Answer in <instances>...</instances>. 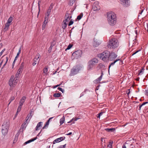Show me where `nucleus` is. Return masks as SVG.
Returning <instances> with one entry per match:
<instances>
[{
	"label": "nucleus",
	"instance_id": "nucleus-31",
	"mask_svg": "<svg viewBox=\"0 0 148 148\" xmlns=\"http://www.w3.org/2000/svg\"><path fill=\"white\" fill-rule=\"evenodd\" d=\"M83 14L82 13L80 15H78L77 17V19L78 20H80L81 19L82 17L83 16Z\"/></svg>",
	"mask_w": 148,
	"mask_h": 148
},
{
	"label": "nucleus",
	"instance_id": "nucleus-57",
	"mask_svg": "<svg viewBox=\"0 0 148 148\" xmlns=\"http://www.w3.org/2000/svg\"><path fill=\"white\" fill-rule=\"evenodd\" d=\"M5 49H4L2 51H1V53H3L5 51Z\"/></svg>",
	"mask_w": 148,
	"mask_h": 148
},
{
	"label": "nucleus",
	"instance_id": "nucleus-28",
	"mask_svg": "<svg viewBox=\"0 0 148 148\" xmlns=\"http://www.w3.org/2000/svg\"><path fill=\"white\" fill-rule=\"evenodd\" d=\"M13 18L12 17L10 16L8 19L7 21L8 23L11 24V22L13 21Z\"/></svg>",
	"mask_w": 148,
	"mask_h": 148
},
{
	"label": "nucleus",
	"instance_id": "nucleus-9",
	"mask_svg": "<svg viewBox=\"0 0 148 148\" xmlns=\"http://www.w3.org/2000/svg\"><path fill=\"white\" fill-rule=\"evenodd\" d=\"M110 55L108 58V60L110 61H112L115 60V59L116 58L117 55L114 53L112 52L111 53L110 52Z\"/></svg>",
	"mask_w": 148,
	"mask_h": 148
},
{
	"label": "nucleus",
	"instance_id": "nucleus-10",
	"mask_svg": "<svg viewBox=\"0 0 148 148\" xmlns=\"http://www.w3.org/2000/svg\"><path fill=\"white\" fill-rule=\"evenodd\" d=\"M121 4L124 7H127L130 4V0H120Z\"/></svg>",
	"mask_w": 148,
	"mask_h": 148
},
{
	"label": "nucleus",
	"instance_id": "nucleus-14",
	"mask_svg": "<svg viewBox=\"0 0 148 148\" xmlns=\"http://www.w3.org/2000/svg\"><path fill=\"white\" fill-rule=\"evenodd\" d=\"M101 43V42L100 41L97 39H94V42L93 43V45L95 47H97Z\"/></svg>",
	"mask_w": 148,
	"mask_h": 148
},
{
	"label": "nucleus",
	"instance_id": "nucleus-43",
	"mask_svg": "<svg viewBox=\"0 0 148 148\" xmlns=\"http://www.w3.org/2000/svg\"><path fill=\"white\" fill-rule=\"evenodd\" d=\"M52 48L51 47H50L49 48L48 50V51L49 53H50L51 52Z\"/></svg>",
	"mask_w": 148,
	"mask_h": 148
},
{
	"label": "nucleus",
	"instance_id": "nucleus-63",
	"mask_svg": "<svg viewBox=\"0 0 148 148\" xmlns=\"http://www.w3.org/2000/svg\"><path fill=\"white\" fill-rule=\"evenodd\" d=\"M100 86L99 85L97 86L96 88V90H98L99 89V86Z\"/></svg>",
	"mask_w": 148,
	"mask_h": 148
},
{
	"label": "nucleus",
	"instance_id": "nucleus-8",
	"mask_svg": "<svg viewBox=\"0 0 148 148\" xmlns=\"http://www.w3.org/2000/svg\"><path fill=\"white\" fill-rule=\"evenodd\" d=\"M82 54V51L81 50H79L73 52L72 54V56L74 57L75 58H78L80 57Z\"/></svg>",
	"mask_w": 148,
	"mask_h": 148
},
{
	"label": "nucleus",
	"instance_id": "nucleus-2",
	"mask_svg": "<svg viewBox=\"0 0 148 148\" xmlns=\"http://www.w3.org/2000/svg\"><path fill=\"white\" fill-rule=\"evenodd\" d=\"M119 43L118 40L116 38L111 39L107 45L108 48H115L118 47Z\"/></svg>",
	"mask_w": 148,
	"mask_h": 148
},
{
	"label": "nucleus",
	"instance_id": "nucleus-20",
	"mask_svg": "<svg viewBox=\"0 0 148 148\" xmlns=\"http://www.w3.org/2000/svg\"><path fill=\"white\" fill-rule=\"evenodd\" d=\"M71 18V16H70V15L69 13H66L65 15V19L64 20L68 22L70 20Z\"/></svg>",
	"mask_w": 148,
	"mask_h": 148
},
{
	"label": "nucleus",
	"instance_id": "nucleus-58",
	"mask_svg": "<svg viewBox=\"0 0 148 148\" xmlns=\"http://www.w3.org/2000/svg\"><path fill=\"white\" fill-rule=\"evenodd\" d=\"M18 57H17L16 56V57L15 58L14 60V61H16Z\"/></svg>",
	"mask_w": 148,
	"mask_h": 148
},
{
	"label": "nucleus",
	"instance_id": "nucleus-53",
	"mask_svg": "<svg viewBox=\"0 0 148 148\" xmlns=\"http://www.w3.org/2000/svg\"><path fill=\"white\" fill-rule=\"evenodd\" d=\"M113 143V141H110V142H109V144H110L112 146V144Z\"/></svg>",
	"mask_w": 148,
	"mask_h": 148
},
{
	"label": "nucleus",
	"instance_id": "nucleus-29",
	"mask_svg": "<svg viewBox=\"0 0 148 148\" xmlns=\"http://www.w3.org/2000/svg\"><path fill=\"white\" fill-rule=\"evenodd\" d=\"M60 95L61 94L59 93H54L53 95L54 97H59Z\"/></svg>",
	"mask_w": 148,
	"mask_h": 148
},
{
	"label": "nucleus",
	"instance_id": "nucleus-19",
	"mask_svg": "<svg viewBox=\"0 0 148 148\" xmlns=\"http://www.w3.org/2000/svg\"><path fill=\"white\" fill-rule=\"evenodd\" d=\"M40 56L39 53H38L37 54L35 58L34 59V62H36L38 60V63L40 60V58H39Z\"/></svg>",
	"mask_w": 148,
	"mask_h": 148
},
{
	"label": "nucleus",
	"instance_id": "nucleus-34",
	"mask_svg": "<svg viewBox=\"0 0 148 148\" xmlns=\"http://www.w3.org/2000/svg\"><path fill=\"white\" fill-rule=\"evenodd\" d=\"M93 10L95 11H97L99 9V7L98 6V8H97L96 7H95V5L93 7Z\"/></svg>",
	"mask_w": 148,
	"mask_h": 148
},
{
	"label": "nucleus",
	"instance_id": "nucleus-11",
	"mask_svg": "<svg viewBox=\"0 0 148 148\" xmlns=\"http://www.w3.org/2000/svg\"><path fill=\"white\" fill-rule=\"evenodd\" d=\"M24 65V63L23 62H22V63L21 64L20 68L18 70L17 73H16V74H17V76L19 74L21 73L22 71L23 70Z\"/></svg>",
	"mask_w": 148,
	"mask_h": 148
},
{
	"label": "nucleus",
	"instance_id": "nucleus-54",
	"mask_svg": "<svg viewBox=\"0 0 148 148\" xmlns=\"http://www.w3.org/2000/svg\"><path fill=\"white\" fill-rule=\"evenodd\" d=\"M36 64V62H33L32 63V65L33 66H34Z\"/></svg>",
	"mask_w": 148,
	"mask_h": 148
},
{
	"label": "nucleus",
	"instance_id": "nucleus-17",
	"mask_svg": "<svg viewBox=\"0 0 148 148\" xmlns=\"http://www.w3.org/2000/svg\"><path fill=\"white\" fill-rule=\"evenodd\" d=\"M48 18L47 17H45V20L43 22L42 25V29H44L46 27V25L47 23Z\"/></svg>",
	"mask_w": 148,
	"mask_h": 148
},
{
	"label": "nucleus",
	"instance_id": "nucleus-32",
	"mask_svg": "<svg viewBox=\"0 0 148 148\" xmlns=\"http://www.w3.org/2000/svg\"><path fill=\"white\" fill-rule=\"evenodd\" d=\"M15 99L14 97V96H12L11 97L9 101V103L8 104V105L10 103L13 101Z\"/></svg>",
	"mask_w": 148,
	"mask_h": 148
},
{
	"label": "nucleus",
	"instance_id": "nucleus-6",
	"mask_svg": "<svg viewBox=\"0 0 148 148\" xmlns=\"http://www.w3.org/2000/svg\"><path fill=\"white\" fill-rule=\"evenodd\" d=\"M98 62V60L96 58H94L90 60L88 62V69H90L94 65Z\"/></svg>",
	"mask_w": 148,
	"mask_h": 148
},
{
	"label": "nucleus",
	"instance_id": "nucleus-16",
	"mask_svg": "<svg viewBox=\"0 0 148 148\" xmlns=\"http://www.w3.org/2000/svg\"><path fill=\"white\" fill-rule=\"evenodd\" d=\"M26 99V97L25 96H23L22 97V98L20 99L19 102V106L22 107Z\"/></svg>",
	"mask_w": 148,
	"mask_h": 148
},
{
	"label": "nucleus",
	"instance_id": "nucleus-1",
	"mask_svg": "<svg viewBox=\"0 0 148 148\" xmlns=\"http://www.w3.org/2000/svg\"><path fill=\"white\" fill-rule=\"evenodd\" d=\"M107 18L108 23L110 25L113 26L116 24L117 19L114 13L112 12H107Z\"/></svg>",
	"mask_w": 148,
	"mask_h": 148
},
{
	"label": "nucleus",
	"instance_id": "nucleus-52",
	"mask_svg": "<svg viewBox=\"0 0 148 148\" xmlns=\"http://www.w3.org/2000/svg\"><path fill=\"white\" fill-rule=\"evenodd\" d=\"M112 145H111L110 144H109L108 145V147L110 148H112Z\"/></svg>",
	"mask_w": 148,
	"mask_h": 148
},
{
	"label": "nucleus",
	"instance_id": "nucleus-59",
	"mask_svg": "<svg viewBox=\"0 0 148 148\" xmlns=\"http://www.w3.org/2000/svg\"><path fill=\"white\" fill-rule=\"evenodd\" d=\"M104 140V142H105V140H104V138H101V141H102V142H103V140Z\"/></svg>",
	"mask_w": 148,
	"mask_h": 148
},
{
	"label": "nucleus",
	"instance_id": "nucleus-47",
	"mask_svg": "<svg viewBox=\"0 0 148 148\" xmlns=\"http://www.w3.org/2000/svg\"><path fill=\"white\" fill-rule=\"evenodd\" d=\"M66 21H65L64 20L63 21V22L64 23V25L67 26V23H66Z\"/></svg>",
	"mask_w": 148,
	"mask_h": 148
},
{
	"label": "nucleus",
	"instance_id": "nucleus-50",
	"mask_svg": "<svg viewBox=\"0 0 148 148\" xmlns=\"http://www.w3.org/2000/svg\"><path fill=\"white\" fill-rule=\"evenodd\" d=\"M41 1V0H39L38 2V8H39V10L40 9V3Z\"/></svg>",
	"mask_w": 148,
	"mask_h": 148
},
{
	"label": "nucleus",
	"instance_id": "nucleus-15",
	"mask_svg": "<svg viewBox=\"0 0 148 148\" xmlns=\"http://www.w3.org/2000/svg\"><path fill=\"white\" fill-rule=\"evenodd\" d=\"M65 139V137H60L59 138H57L53 142V144H55L56 143H59L60 142V141L64 140Z\"/></svg>",
	"mask_w": 148,
	"mask_h": 148
},
{
	"label": "nucleus",
	"instance_id": "nucleus-22",
	"mask_svg": "<svg viewBox=\"0 0 148 148\" xmlns=\"http://www.w3.org/2000/svg\"><path fill=\"white\" fill-rule=\"evenodd\" d=\"M42 122H39L38 123V124L36 127V130L37 131V130H39L40 129V127L41 126L42 124Z\"/></svg>",
	"mask_w": 148,
	"mask_h": 148
},
{
	"label": "nucleus",
	"instance_id": "nucleus-3",
	"mask_svg": "<svg viewBox=\"0 0 148 148\" xmlns=\"http://www.w3.org/2000/svg\"><path fill=\"white\" fill-rule=\"evenodd\" d=\"M17 78V74H16L15 77L13 75L11 77L9 81V84L10 86L14 87L16 85L18 81Z\"/></svg>",
	"mask_w": 148,
	"mask_h": 148
},
{
	"label": "nucleus",
	"instance_id": "nucleus-56",
	"mask_svg": "<svg viewBox=\"0 0 148 148\" xmlns=\"http://www.w3.org/2000/svg\"><path fill=\"white\" fill-rule=\"evenodd\" d=\"M15 61H14V60L13 63V64H12V68H13V67H14V64H15Z\"/></svg>",
	"mask_w": 148,
	"mask_h": 148
},
{
	"label": "nucleus",
	"instance_id": "nucleus-51",
	"mask_svg": "<svg viewBox=\"0 0 148 148\" xmlns=\"http://www.w3.org/2000/svg\"><path fill=\"white\" fill-rule=\"evenodd\" d=\"M61 85V84H59V85H57L55 86L54 87H53V88H57V87L60 86Z\"/></svg>",
	"mask_w": 148,
	"mask_h": 148
},
{
	"label": "nucleus",
	"instance_id": "nucleus-62",
	"mask_svg": "<svg viewBox=\"0 0 148 148\" xmlns=\"http://www.w3.org/2000/svg\"><path fill=\"white\" fill-rule=\"evenodd\" d=\"M103 112H100L99 114L101 116L103 114Z\"/></svg>",
	"mask_w": 148,
	"mask_h": 148
},
{
	"label": "nucleus",
	"instance_id": "nucleus-38",
	"mask_svg": "<svg viewBox=\"0 0 148 148\" xmlns=\"http://www.w3.org/2000/svg\"><path fill=\"white\" fill-rule=\"evenodd\" d=\"M22 107V106H19L17 109V112H19L21 111Z\"/></svg>",
	"mask_w": 148,
	"mask_h": 148
},
{
	"label": "nucleus",
	"instance_id": "nucleus-60",
	"mask_svg": "<svg viewBox=\"0 0 148 148\" xmlns=\"http://www.w3.org/2000/svg\"><path fill=\"white\" fill-rule=\"evenodd\" d=\"M72 134V133L71 132L69 133L68 134H66V135H71V134Z\"/></svg>",
	"mask_w": 148,
	"mask_h": 148
},
{
	"label": "nucleus",
	"instance_id": "nucleus-39",
	"mask_svg": "<svg viewBox=\"0 0 148 148\" xmlns=\"http://www.w3.org/2000/svg\"><path fill=\"white\" fill-rule=\"evenodd\" d=\"M58 89L61 91L62 93H63L64 91V90L61 88L58 87Z\"/></svg>",
	"mask_w": 148,
	"mask_h": 148
},
{
	"label": "nucleus",
	"instance_id": "nucleus-13",
	"mask_svg": "<svg viewBox=\"0 0 148 148\" xmlns=\"http://www.w3.org/2000/svg\"><path fill=\"white\" fill-rule=\"evenodd\" d=\"M52 8L53 7L52 6H51V5L49 7L48 9L47 10V12L46 14L45 17H47V18H49V15L50 14L51 10Z\"/></svg>",
	"mask_w": 148,
	"mask_h": 148
},
{
	"label": "nucleus",
	"instance_id": "nucleus-7",
	"mask_svg": "<svg viewBox=\"0 0 148 148\" xmlns=\"http://www.w3.org/2000/svg\"><path fill=\"white\" fill-rule=\"evenodd\" d=\"M82 68V66L80 65H77L76 66L74 67L71 70V75H73L77 74Z\"/></svg>",
	"mask_w": 148,
	"mask_h": 148
},
{
	"label": "nucleus",
	"instance_id": "nucleus-21",
	"mask_svg": "<svg viewBox=\"0 0 148 148\" xmlns=\"http://www.w3.org/2000/svg\"><path fill=\"white\" fill-rule=\"evenodd\" d=\"M11 24L7 22V23L5 24L4 28V32H5L8 30L9 26Z\"/></svg>",
	"mask_w": 148,
	"mask_h": 148
},
{
	"label": "nucleus",
	"instance_id": "nucleus-37",
	"mask_svg": "<svg viewBox=\"0 0 148 148\" xmlns=\"http://www.w3.org/2000/svg\"><path fill=\"white\" fill-rule=\"evenodd\" d=\"M144 71V69H142L141 70L139 71H140L139 73V74H138V75H141L143 73V72Z\"/></svg>",
	"mask_w": 148,
	"mask_h": 148
},
{
	"label": "nucleus",
	"instance_id": "nucleus-48",
	"mask_svg": "<svg viewBox=\"0 0 148 148\" xmlns=\"http://www.w3.org/2000/svg\"><path fill=\"white\" fill-rule=\"evenodd\" d=\"M75 0H70V2L72 3L73 4L75 1Z\"/></svg>",
	"mask_w": 148,
	"mask_h": 148
},
{
	"label": "nucleus",
	"instance_id": "nucleus-55",
	"mask_svg": "<svg viewBox=\"0 0 148 148\" xmlns=\"http://www.w3.org/2000/svg\"><path fill=\"white\" fill-rule=\"evenodd\" d=\"M143 10H141V12H140L139 13V14H142V13L143 12Z\"/></svg>",
	"mask_w": 148,
	"mask_h": 148
},
{
	"label": "nucleus",
	"instance_id": "nucleus-30",
	"mask_svg": "<svg viewBox=\"0 0 148 148\" xmlns=\"http://www.w3.org/2000/svg\"><path fill=\"white\" fill-rule=\"evenodd\" d=\"M49 123V120H48L47 121L46 123L45 124V126L43 127V129H44L46 127H47Z\"/></svg>",
	"mask_w": 148,
	"mask_h": 148
},
{
	"label": "nucleus",
	"instance_id": "nucleus-61",
	"mask_svg": "<svg viewBox=\"0 0 148 148\" xmlns=\"http://www.w3.org/2000/svg\"><path fill=\"white\" fill-rule=\"evenodd\" d=\"M122 148H126V146L125 145H123L122 147Z\"/></svg>",
	"mask_w": 148,
	"mask_h": 148
},
{
	"label": "nucleus",
	"instance_id": "nucleus-5",
	"mask_svg": "<svg viewBox=\"0 0 148 148\" xmlns=\"http://www.w3.org/2000/svg\"><path fill=\"white\" fill-rule=\"evenodd\" d=\"M9 123V121H6L3 123L2 125L1 132L4 135H6L8 132Z\"/></svg>",
	"mask_w": 148,
	"mask_h": 148
},
{
	"label": "nucleus",
	"instance_id": "nucleus-4",
	"mask_svg": "<svg viewBox=\"0 0 148 148\" xmlns=\"http://www.w3.org/2000/svg\"><path fill=\"white\" fill-rule=\"evenodd\" d=\"M109 55L110 52L108 51H106L101 53L98 54V56L104 61L107 62L108 60Z\"/></svg>",
	"mask_w": 148,
	"mask_h": 148
},
{
	"label": "nucleus",
	"instance_id": "nucleus-26",
	"mask_svg": "<svg viewBox=\"0 0 148 148\" xmlns=\"http://www.w3.org/2000/svg\"><path fill=\"white\" fill-rule=\"evenodd\" d=\"M65 120V118L64 116H63L60 120V125L62 124L64 122Z\"/></svg>",
	"mask_w": 148,
	"mask_h": 148
},
{
	"label": "nucleus",
	"instance_id": "nucleus-25",
	"mask_svg": "<svg viewBox=\"0 0 148 148\" xmlns=\"http://www.w3.org/2000/svg\"><path fill=\"white\" fill-rule=\"evenodd\" d=\"M32 117V115H28L26 117L25 120H26L27 121L29 122L31 119Z\"/></svg>",
	"mask_w": 148,
	"mask_h": 148
},
{
	"label": "nucleus",
	"instance_id": "nucleus-23",
	"mask_svg": "<svg viewBox=\"0 0 148 148\" xmlns=\"http://www.w3.org/2000/svg\"><path fill=\"white\" fill-rule=\"evenodd\" d=\"M37 138V137H35L34 138L31 139L30 140H29L27 141L25 143V144H28L29 143L31 142H32L33 141H34L35 140H36Z\"/></svg>",
	"mask_w": 148,
	"mask_h": 148
},
{
	"label": "nucleus",
	"instance_id": "nucleus-40",
	"mask_svg": "<svg viewBox=\"0 0 148 148\" xmlns=\"http://www.w3.org/2000/svg\"><path fill=\"white\" fill-rule=\"evenodd\" d=\"M73 21H72V20H71L70 21L69 24V26H70L72 24H73Z\"/></svg>",
	"mask_w": 148,
	"mask_h": 148
},
{
	"label": "nucleus",
	"instance_id": "nucleus-24",
	"mask_svg": "<svg viewBox=\"0 0 148 148\" xmlns=\"http://www.w3.org/2000/svg\"><path fill=\"white\" fill-rule=\"evenodd\" d=\"M118 61H121L120 59H117L115 60H114V62L111 63L109 65V68H110L111 66L113 65L115 63Z\"/></svg>",
	"mask_w": 148,
	"mask_h": 148
},
{
	"label": "nucleus",
	"instance_id": "nucleus-45",
	"mask_svg": "<svg viewBox=\"0 0 148 148\" xmlns=\"http://www.w3.org/2000/svg\"><path fill=\"white\" fill-rule=\"evenodd\" d=\"M21 47H20L19 48V51H18V53H17L18 54H20L21 53Z\"/></svg>",
	"mask_w": 148,
	"mask_h": 148
},
{
	"label": "nucleus",
	"instance_id": "nucleus-27",
	"mask_svg": "<svg viewBox=\"0 0 148 148\" xmlns=\"http://www.w3.org/2000/svg\"><path fill=\"white\" fill-rule=\"evenodd\" d=\"M105 130L108 132H112L115 130L114 128H106Z\"/></svg>",
	"mask_w": 148,
	"mask_h": 148
},
{
	"label": "nucleus",
	"instance_id": "nucleus-36",
	"mask_svg": "<svg viewBox=\"0 0 148 148\" xmlns=\"http://www.w3.org/2000/svg\"><path fill=\"white\" fill-rule=\"evenodd\" d=\"M79 119V118H73L72 119H71L69 122H68V123H70L71 122L74 120L75 121H76L77 119Z\"/></svg>",
	"mask_w": 148,
	"mask_h": 148
},
{
	"label": "nucleus",
	"instance_id": "nucleus-18",
	"mask_svg": "<svg viewBox=\"0 0 148 148\" xmlns=\"http://www.w3.org/2000/svg\"><path fill=\"white\" fill-rule=\"evenodd\" d=\"M29 122H27L26 120L25 121V122L22 124L21 126V128L23 129V130H24L25 129L26 127H27Z\"/></svg>",
	"mask_w": 148,
	"mask_h": 148
},
{
	"label": "nucleus",
	"instance_id": "nucleus-44",
	"mask_svg": "<svg viewBox=\"0 0 148 148\" xmlns=\"http://www.w3.org/2000/svg\"><path fill=\"white\" fill-rule=\"evenodd\" d=\"M55 45V44L54 43H53V42H52L51 45V46H50V47H51L52 48V47L54 46Z\"/></svg>",
	"mask_w": 148,
	"mask_h": 148
},
{
	"label": "nucleus",
	"instance_id": "nucleus-12",
	"mask_svg": "<svg viewBox=\"0 0 148 148\" xmlns=\"http://www.w3.org/2000/svg\"><path fill=\"white\" fill-rule=\"evenodd\" d=\"M101 75L99 77L94 81V82L95 84H97L98 83H101V82H100V81L101 80L103 74L102 71H101Z\"/></svg>",
	"mask_w": 148,
	"mask_h": 148
},
{
	"label": "nucleus",
	"instance_id": "nucleus-46",
	"mask_svg": "<svg viewBox=\"0 0 148 148\" xmlns=\"http://www.w3.org/2000/svg\"><path fill=\"white\" fill-rule=\"evenodd\" d=\"M21 47H20L19 48V51H18V53H17L18 54H20L21 53Z\"/></svg>",
	"mask_w": 148,
	"mask_h": 148
},
{
	"label": "nucleus",
	"instance_id": "nucleus-49",
	"mask_svg": "<svg viewBox=\"0 0 148 148\" xmlns=\"http://www.w3.org/2000/svg\"><path fill=\"white\" fill-rule=\"evenodd\" d=\"M67 27V26L66 25H63L62 26V28L64 29L66 27Z\"/></svg>",
	"mask_w": 148,
	"mask_h": 148
},
{
	"label": "nucleus",
	"instance_id": "nucleus-35",
	"mask_svg": "<svg viewBox=\"0 0 148 148\" xmlns=\"http://www.w3.org/2000/svg\"><path fill=\"white\" fill-rule=\"evenodd\" d=\"M72 47V45L71 44H70L68 46L67 48L65 49V50L70 49Z\"/></svg>",
	"mask_w": 148,
	"mask_h": 148
},
{
	"label": "nucleus",
	"instance_id": "nucleus-33",
	"mask_svg": "<svg viewBox=\"0 0 148 148\" xmlns=\"http://www.w3.org/2000/svg\"><path fill=\"white\" fill-rule=\"evenodd\" d=\"M47 71H48L47 68H45L43 69V72L44 73L46 74L47 73Z\"/></svg>",
	"mask_w": 148,
	"mask_h": 148
},
{
	"label": "nucleus",
	"instance_id": "nucleus-41",
	"mask_svg": "<svg viewBox=\"0 0 148 148\" xmlns=\"http://www.w3.org/2000/svg\"><path fill=\"white\" fill-rule=\"evenodd\" d=\"M145 94L146 95L148 96V88L145 90Z\"/></svg>",
	"mask_w": 148,
	"mask_h": 148
},
{
	"label": "nucleus",
	"instance_id": "nucleus-42",
	"mask_svg": "<svg viewBox=\"0 0 148 148\" xmlns=\"http://www.w3.org/2000/svg\"><path fill=\"white\" fill-rule=\"evenodd\" d=\"M141 50V49H140L137 51H136L134 53L132 54V56H133L136 53L140 51Z\"/></svg>",
	"mask_w": 148,
	"mask_h": 148
},
{
	"label": "nucleus",
	"instance_id": "nucleus-64",
	"mask_svg": "<svg viewBox=\"0 0 148 148\" xmlns=\"http://www.w3.org/2000/svg\"><path fill=\"white\" fill-rule=\"evenodd\" d=\"M66 144H65L63 145H62V147L63 148H64L65 147Z\"/></svg>",
	"mask_w": 148,
	"mask_h": 148
}]
</instances>
